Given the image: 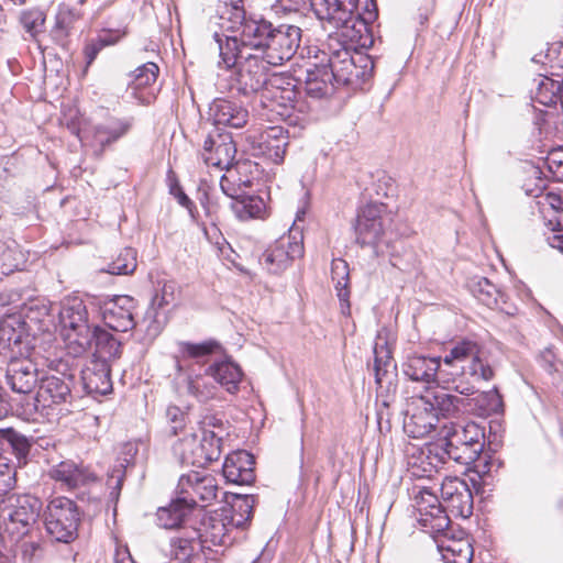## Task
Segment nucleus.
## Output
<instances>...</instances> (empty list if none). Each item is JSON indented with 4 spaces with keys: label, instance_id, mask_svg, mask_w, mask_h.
<instances>
[{
    "label": "nucleus",
    "instance_id": "1",
    "mask_svg": "<svg viewBox=\"0 0 563 563\" xmlns=\"http://www.w3.org/2000/svg\"><path fill=\"white\" fill-rule=\"evenodd\" d=\"M311 7L320 21L335 31L327 43V64L330 74L338 84L361 86L367 81L374 69L373 59L356 48L372 46L373 37L369 23L377 16L376 4L365 0V12H354L353 0H311Z\"/></svg>",
    "mask_w": 563,
    "mask_h": 563
},
{
    "label": "nucleus",
    "instance_id": "2",
    "mask_svg": "<svg viewBox=\"0 0 563 563\" xmlns=\"http://www.w3.org/2000/svg\"><path fill=\"white\" fill-rule=\"evenodd\" d=\"M393 218L386 205L371 202L360 209L355 223L356 242L373 250L375 256L386 253L390 256V264L402 272L416 267V254L411 249L401 247L406 258L391 245Z\"/></svg>",
    "mask_w": 563,
    "mask_h": 563
},
{
    "label": "nucleus",
    "instance_id": "3",
    "mask_svg": "<svg viewBox=\"0 0 563 563\" xmlns=\"http://www.w3.org/2000/svg\"><path fill=\"white\" fill-rule=\"evenodd\" d=\"M481 346L472 340L454 343L441 360L440 384L444 389L470 396L476 391V383L489 382L494 377L492 366L481 357Z\"/></svg>",
    "mask_w": 563,
    "mask_h": 563
},
{
    "label": "nucleus",
    "instance_id": "4",
    "mask_svg": "<svg viewBox=\"0 0 563 563\" xmlns=\"http://www.w3.org/2000/svg\"><path fill=\"white\" fill-rule=\"evenodd\" d=\"M463 399L443 390H430L407 401L404 431L411 438L421 439L437 432L440 417L459 412Z\"/></svg>",
    "mask_w": 563,
    "mask_h": 563
},
{
    "label": "nucleus",
    "instance_id": "5",
    "mask_svg": "<svg viewBox=\"0 0 563 563\" xmlns=\"http://www.w3.org/2000/svg\"><path fill=\"white\" fill-rule=\"evenodd\" d=\"M298 91L290 78L274 74L260 95V102L273 117L279 118L290 125H297L305 113L306 103L297 100Z\"/></svg>",
    "mask_w": 563,
    "mask_h": 563
},
{
    "label": "nucleus",
    "instance_id": "6",
    "mask_svg": "<svg viewBox=\"0 0 563 563\" xmlns=\"http://www.w3.org/2000/svg\"><path fill=\"white\" fill-rule=\"evenodd\" d=\"M59 324L69 354L79 356L92 346L95 325L89 323L87 307L81 299L75 297L64 301Z\"/></svg>",
    "mask_w": 563,
    "mask_h": 563
},
{
    "label": "nucleus",
    "instance_id": "7",
    "mask_svg": "<svg viewBox=\"0 0 563 563\" xmlns=\"http://www.w3.org/2000/svg\"><path fill=\"white\" fill-rule=\"evenodd\" d=\"M239 504L232 509L223 508L206 517L199 531H194L205 545L219 547L230 542L229 530L231 527H241L251 518L254 498L252 496L238 497Z\"/></svg>",
    "mask_w": 563,
    "mask_h": 563
},
{
    "label": "nucleus",
    "instance_id": "8",
    "mask_svg": "<svg viewBox=\"0 0 563 563\" xmlns=\"http://www.w3.org/2000/svg\"><path fill=\"white\" fill-rule=\"evenodd\" d=\"M439 434L445 440L443 453L459 464L476 462L485 446L484 429L473 421L464 426L443 424Z\"/></svg>",
    "mask_w": 563,
    "mask_h": 563
},
{
    "label": "nucleus",
    "instance_id": "9",
    "mask_svg": "<svg viewBox=\"0 0 563 563\" xmlns=\"http://www.w3.org/2000/svg\"><path fill=\"white\" fill-rule=\"evenodd\" d=\"M174 456L181 463L203 467L217 461L221 455V438L212 430L198 426L196 432L189 431L172 446Z\"/></svg>",
    "mask_w": 563,
    "mask_h": 563
},
{
    "label": "nucleus",
    "instance_id": "10",
    "mask_svg": "<svg viewBox=\"0 0 563 563\" xmlns=\"http://www.w3.org/2000/svg\"><path fill=\"white\" fill-rule=\"evenodd\" d=\"M2 517H5V532L14 539V536L25 537L30 527L36 521L42 507L41 500L31 495L2 496Z\"/></svg>",
    "mask_w": 563,
    "mask_h": 563
},
{
    "label": "nucleus",
    "instance_id": "11",
    "mask_svg": "<svg viewBox=\"0 0 563 563\" xmlns=\"http://www.w3.org/2000/svg\"><path fill=\"white\" fill-rule=\"evenodd\" d=\"M79 520L76 504L66 497L52 499L44 514L47 533L56 541L64 543L76 538Z\"/></svg>",
    "mask_w": 563,
    "mask_h": 563
},
{
    "label": "nucleus",
    "instance_id": "12",
    "mask_svg": "<svg viewBox=\"0 0 563 563\" xmlns=\"http://www.w3.org/2000/svg\"><path fill=\"white\" fill-rule=\"evenodd\" d=\"M219 492L216 477L206 471L183 474L176 487V495L190 510L199 503H212Z\"/></svg>",
    "mask_w": 563,
    "mask_h": 563
},
{
    "label": "nucleus",
    "instance_id": "13",
    "mask_svg": "<svg viewBox=\"0 0 563 563\" xmlns=\"http://www.w3.org/2000/svg\"><path fill=\"white\" fill-rule=\"evenodd\" d=\"M302 255V234L297 230H290L268 246L263 253L260 263L268 272L277 274L286 269L296 258Z\"/></svg>",
    "mask_w": 563,
    "mask_h": 563
},
{
    "label": "nucleus",
    "instance_id": "14",
    "mask_svg": "<svg viewBox=\"0 0 563 563\" xmlns=\"http://www.w3.org/2000/svg\"><path fill=\"white\" fill-rule=\"evenodd\" d=\"M301 29L296 25L280 24L272 30L265 49L262 51L263 59L273 66L282 65L289 60L299 47Z\"/></svg>",
    "mask_w": 563,
    "mask_h": 563
},
{
    "label": "nucleus",
    "instance_id": "15",
    "mask_svg": "<svg viewBox=\"0 0 563 563\" xmlns=\"http://www.w3.org/2000/svg\"><path fill=\"white\" fill-rule=\"evenodd\" d=\"M415 505L418 511V522L427 531L441 532L451 523L449 515L438 496L427 487L416 486Z\"/></svg>",
    "mask_w": 563,
    "mask_h": 563
},
{
    "label": "nucleus",
    "instance_id": "16",
    "mask_svg": "<svg viewBox=\"0 0 563 563\" xmlns=\"http://www.w3.org/2000/svg\"><path fill=\"white\" fill-rule=\"evenodd\" d=\"M445 510L462 518L473 512V495L465 481L459 477H445L440 488Z\"/></svg>",
    "mask_w": 563,
    "mask_h": 563
},
{
    "label": "nucleus",
    "instance_id": "17",
    "mask_svg": "<svg viewBox=\"0 0 563 563\" xmlns=\"http://www.w3.org/2000/svg\"><path fill=\"white\" fill-rule=\"evenodd\" d=\"M236 155V146L229 133H210L203 142L202 159L208 166L229 170Z\"/></svg>",
    "mask_w": 563,
    "mask_h": 563
},
{
    "label": "nucleus",
    "instance_id": "18",
    "mask_svg": "<svg viewBox=\"0 0 563 563\" xmlns=\"http://www.w3.org/2000/svg\"><path fill=\"white\" fill-rule=\"evenodd\" d=\"M269 66L271 65L263 59L261 54L247 53L244 59L236 66L240 89L243 90L244 93L258 92L261 95L262 90L269 81L267 76Z\"/></svg>",
    "mask_w": 563,
    "mask_h": 563
},
{
    "label": "nucleus",
    "instance_id": "19",
    "mask_svg": "<svg viewBox=\"0 0 563 563\" xmlns=\"http://www.w3.org/2000/svg\"><path fill=\"white\" fill-rule=\"evenodd\" d=\"M443 455L437 445H410L406 450L408 470L412 476L431 477L444 463Z\"/></svg>",
    "mask_w": 563,
    "mask_h": 563
},
{
    "label": "nucleus",
    "instance_id": "20",
    "mask_svg": "<svg viewBox=\"0 0 563 563\" xmlns=\"http://www.w3.org/2000/svg\"><path fill=\"white\" fill-rule=\"evenodd\" d=\"M134 299L130 296H115L102 306V319L106 325L118 332H126L135 327L133 318Z\"/></svg>",
    "mask_w": 563,
    "mask_h": 563
},
{
    "label": "nucleus",
    "instance_id": "21",
    "mask_svg": "<svg viewBox=\"0 0 563 563\" xmlns=\"http://www.w3.org/2000/svg\"><path fill=\"white\" fill-rule=\"evenodd\" d=\"M5 378L11 389L18 394H29L37 383V368L26 356H11L5 371Z\"/></svg>",
    "mask_w": 563,
    "mask_h": 563
},
{
    "label": "nucleus",
    "instance_id": "22",
    "mask_svg": "<svg viewBox=\"0 0 563 563\" xmlns=\"http://www.w3.org/2000/svg\"><path fill=\"white\" fill-rule=\"evenodd\" d=\"M30 331L21 312H2V343L7 342L12 353L27 354Z\"/></svg>",
    "mask_w": 563,
    "mask_h": 563
},
{
    "label": "nucleus",
    "instance_id": "23",
    "mask_svg": "<svg viewBox=\"0 0 563 563\" xmlns=\"http://www.w3.org/2000/svg\"><path fill=\"white\" fill-rule=\"evenodd\" d=\"M209 115L216 125L243 128L250 118L249 110L239 101L217 98L209 107Z\"/></svg>",
    "mask_w": 563,
    "mask_h": 563
},
{
    "label": "nucleus",
    "instance_id": "24",
    "mask_svg": "<svg viewBox=\"0 0 563 563\" xmlns=\"http://www.w3.org/2000/svg\"><path fill=\"white\" fill-rule=\"evenodd\" d=\"M173 563H208L212 550L195 534L177 537L170 541Z\"/></svg>",
    "mask_w": 563,
    "mask_h": 563
},
{
    "label": "nucleus",
    "instance_id": "25",
    "mask_svg": "<svg viewBox=\"0 0 563 563\" xmlns=\"http://www.w3.org/2000/svg\"><path fill=\"white\" fill-rule=\"evenodd\" d=\"M254 456L246 451L229 454L224 461L222 473L224 478L236 485H251L255 481Z\"/></svg>",
    "mask_w": 563,
    "mask_h": 563
},
{
    "label": "nucleus",
    "instance_id": "26",
    "mask_svg": "<svg viewBox=\"0 0 563 563\" xmlns=\"http://www.w3.org/2000/svg\"><path fill=\"white\" fill-rule=\"evenodd\" d=\"M253 144L257 154L266 156L275 164H280L288 145V136L282 126H269L258 135L256 143L254 141Z\"/></svg>",
    "mask_w": 563,
    "mask_h": 563
},
{
    "label": "nucleus",
    "instance_id": "27",
    "mask_svg": "<svg viewBox=\"0 0 563 563\" xmlns=\"http://www.w3.org/2000/svg\"><path fill=\"white\" fill-rule=\"evenodd\" d=\"M395 368L396 366L393 364L391 351L387 346L386 338L379 332L374 344V373L378 389L386 388L389 390L394 385V378L396 377Z\"/></svg>",
    "mask_w": 563,
    "mask_h": 563
},
{
    "label": "nucleus",
    "instance_id": "28",
    "mask_svg": "<svg viewBox=\"0 0 563 563\" xmlns=\"http://www.w3.org/2000/svg\"><path fill=\"white\" fill-rule=\"evenodd\" d=\"M273 25L265 20L245 19L238 31L242 44L253 54H261L265 49Z\"/></svg>",
    "mask_w": 563,
    "mask_h": 563
},
{
    "label": "nucleus",
    "instance_id": "29",
    "mask_svg": "<svg viewBox=\"0 0 563 563\" xmlns=\"http://www.w3.org/2000/svg\"><path fill=\"white\" fill-rule=\"evenodd\" d=\"M441 362V357L411 355L402 364V371L409 379L429 384L440 377Z\"/></svg>",
    "mask_w": 563,
    "mask_h": 563
},
{
    "label": "nucleus",
    "instance_id": "30",
    "mask_svg": "<svg viewBox=\"0 0 563 563\" xmlns=\"http://www.w3.org/2000/svg\"><path fill=\"white\" fill-rule=\"evenodd\" d=\"M84 388L91 395H107L112 390L110 365L104 361L92 360L81 371Z\"/></svg>",
    "mask_w": 563,
    "mask_h": 563
},
{
    "label": "nucleus",
    "instance_id": "31",
    "mask_svg": "<svg viewBox=\"0 0 563 563\" xmlns=\"http://www.w3.org/2000/svg\"><path fill=\"white\" fill-rule=\"evenodd\" d=\"M70 397V387L63 378L48 376L41 380L35 402L37 408L44 409L66 402Z\"/></svg>",
    "mask_w": 563,
    "mask_h": 563
},
{
    "label": "nucleus",
    "instance_id": "32",
    "mask_svg": "<svg viewBox=\"0 0 563 563\" xmlns=\"http://www.w3.org/2000/svg\"><path fill=\"white\" fill-rule=\"evenodd\" d=\"M49 477L67 488H76L96 479L92 472L73 461H63L49 470Z\"/></svg>",
    "mask_w": 563,
    "mask_h": 563
},
{
    "label": "nucleus",
    "instance_id": "33",
    "mask_svg": "<svg viewBox=\"0 0 563 563\" xmlns=\"http://www.w3.org/2000/svg\"><path fill=\"white\" fill-rule=\"evenodd\" d=\"M532 173L536 179L539 180V185L536 188H531L529 183L525 185V191L528 196L534 197L537 199V203L542 212H545L548 209L553 210L558 213V223L560 224L563 221V198L561 195L547 191V180L542 177V172L532 167Z\"/></svg>",
    "mask_w": 563,
    "mask_h": 563
},
{
    "label": "nucleus",
    "instance_id": "34",
    "mask_svg": "<svg viewBox=\"0 0 563 563\" xmlns=\"http://www.w3.org/2000/svg\"><path fill=\"white\" fill-rule=\"evenodd\" d=\"M333 74L329 73L328 67L314 64L312 68L307 69L306 95L312 99L325 98L333 92Z\"/></svg>",
    "mask_w": 563,
    "mask_h": 563
},
{
    "label": "nucleus",
    "instance_id": "35",
    "mask_svg": "<svg viewBox=\"0 0 563 563\" xmlns=\"http://www.w3.org/2000/svg\"><path fill=\"white\" fill-rule=\"evenodd\" d=\"M206 375L211 376L230 394L238 391L243 377L240 366L230 360L213 363L207 368Z\"/></svg>",
    "mask_w": 563,
    "mask_h": 563
},
{
    "label": "nucleus",
    "instance_id": "36",
    "mask_svg": "<svg viewBox=\"0 0 563 563\" xmlns=\"http://www.w3.org/2000/svg\"><path fill=\"white\" fill-rule=\"evenodd\" d=\"M132 124L133 120L131 118L111 117L106 123L95 126L93 141L100 146V152H102L107 145L124 136Z\"/></svg>",
    "mask_w": 563,
    "mask_h": 563
},
{
    "label": "nucleus",
    "instance_id": "37",
    "mask_svg": "<svg viewBox=\"0 0 563 563\" xmlns=\"http://www.w3.org/2000/svg\"><path fill=\"white\" fill-rule=\"evenodd\" d=\"M214 40L218 44L221 58L219 65L225 69L236 67L238 64L244 59L247 53H250L249 49L242 44L241 38L236 35L221 36L218 33H214Z\"/></svg>",
    "mask_w": 563,
    "mask_h": 563
},
{
    "label": "nucleus",
    "instance_id": "38",
    "mask_svg": "<svg viewBox=\"0 0 563 563\" xmlns=\"http://www.w3.org/2000/svg\"><path fill=\"white\" fill-rule=\"evenodd\" d=\"M159 68L155 63L148 62L139 66L132 74V88L134 89V97L143 104H150L154 99L153 92L139 93V90L150 87L156 82Z\"/></svg>",
    "mask_w": 563,
    "mask_h": 563
},
{
    "label": "nucleus",
    "instance_id": "39",
    "mask_svg": "<svg viewBox=\"0 0 563 563\" xmlns=\"http://www.w3.org/2000/svg\"><path fill=\"white\" fill-rule=\"evenodd\" d=\"M216 14L223 29L235 31L246 19L243 0H219L216 4Z\"/></svg>",
    "mask_w": 563,
    "mask_h": 563
},
{
    "label": "nucleus",
    "instance_id": "40",
    "mask_svg": "<svg viewBox=\"0 0 563 563\" xmlns=\"http://www.w3.org/2000/svg\"><path fill=\"white\" fill-rule=\"evenodd\" d=\"M96 361L109 363L121 355V342L107 330L93 327V340Z\"/></svg>",
    "mask_w": 563,
    "mask_h": 563
},
{
    "label": "nucleus",
    "instance_id": "41",
    "mask_svg": "<svg viewBox=\"0 0 563 563\" xmlns=\"http://www.w3.org/2000/svg\"><path fill=\"white\" fill-rule=\"evenodd\" d=\"M331 275L341 302L342 313H350V269L349 264L342 258H334L331 264Z\"/></svg>",
    "mask_w": 563,
    "mask_h": 563
},
{
    "label": "nucleus",
    "instance_id": "42",
    "mask_svg": "<svg viewBox=\"0 0 563 563\" xmlns=\"http://www.w3.org/2000/svg\"><path fill=\"white\" fill-rule=\"evenodd\" d=\"M10 538L11 549L4 555L5 561L2 563H34L38 552L40 545L35 541L25 539V537L14 536ZM3 558V554H2Z\"/></svg>",
    "mask_w": 563,
    "mask_h": 563
},
{
    "label": "nucleus",
    "instance_id": "43",
    "mask_svg": "<svg viewBox=\"0 0 563 563\" xmlns=\"http://www.w3.org/2000/svg\"><path fill=\"white\" fill-rule=\"evenodd\" d=\"M31 444L24 435L11 428H2V452L14 455L16 460V464H13L14 468L26 464Z\"/></svg>",
    "mask_w": 563,
    "mask_h": 563
},
{
    "label": "nucleus",
    "instance_id": "44",
    "mask_svg": "<svg viewBox=\"0 0 563 563\" xmlns=\"http://www.w3.org/2000/svg\"><path fill=\"white\" fill-rule=\"evenodd\" d=\"M534 81L537 82L533 93L534 101L545 107H552L560 102L561 81L542 75L534 79Z\"/></svg>",
    "mask_w": 563,
    "mask_h": 563
},
{
    "label": "nucleus",
    "instance_id": "45",
    "mask_svg": "<svg viewBox=\"0 0 563 563\" xmlns=\"http://www.w3.org/2000/svg\"><path fill=\"white\" fill-rule=\"evenodd\" d=\"M473 296L488 308H500L499 301L504 299V295L487 278L479 277L470 285Z\"/></svg>",
    "mask_w": 563,
    "mask_h": 563
},
{
    "label": "nucleus",
    "instance_id": "46",
    "mask_svg": "<svg viewBox=\"0 0 563 563\" xmlns=\"http://www.w3.org/2000/svg\"><path fill=\"white\" fill-rule=\"evenodd\" d=\"M189 511L190 509L177 496L169 506L157 510V523L165 529L179 527Z\"/></svg>",
    "mask_w": 563,
    "mask_h": 563
},
{
    "label": "nucleus",
    "instance_id": "47",
    "mask_svg": "<svg viewBox=\"0 0 563 563\" xmlns=\"http://www.w3.org/2000/svg\"><path fill=\"white\" fill-rule=\"evenodd\" d=\"M178 346V354L175 356L176 361V369L178 373H181L184 371L183 364L180 362V358H195L199 360L201 357H205L209 354H211L214 349L218 346L216 342H203V343H190V342H179L177 344Z\"/></svg>",
    "mask_w": 563,
    "mask_h": 563
},
{
    "label": "nucleus",
    "instance_id": "48",
    "mask_svg": "<svg viewBox=\"0 0 563 563\" xmlns=\"http://www.w3.org/2000/svg\"><path fill=\"white\" fill-rule=\"evenodd\" d=\"M232 208L241 220H249L262 218L266 211V203L258 196H247L236 199Z\"/></svg>",
    "mask_w": 563,
    "mask_h": 563
},
{
    "label": "nucleus",
    "instance_id": "49",
    "mask_svg": "<svg viewBox=\"0 0 563 563\" xmlns=\"http://www.w3.org/2000/svg\"><path fill=\"white\" fill-rule=\"evenodd\" d=\"M81 19V13L73 8L63 7L56 15V23L52 30L53 37L56 41L65 40L74 24Z\"/></svg>",
    "mask_w": 563,
    "mask_h": 563
},
{
    "label": "nucleus",
    "instance_id": "50",
    "mask_svg": "<svg viewBox=\"0 0 563 563\" xmlns=\"http://www.w3.org/2000/svg\"><path fill=\"white\" fill-rule=\"evenodd\" d=\"M123 35L124 32H120L119 30L106 31L100 33L96 38L90 40L84 48L87 65H90L95 60L103 47L118 43Z\"/></svg>",
    "mask_w": 563,
    "mask_h": 563
},
{
    "label": "nucleus",
    "instance_id": "51",
    "mask_svg": "<svg viewBox=\"0 0 563 563\" xmlns=\"http://www.w3.org/2000/svg\"><path fill=\"white\" fill-rule=\"evenodd\" d=\"M185 384L186 391L199 401L205 402L216 396L217 388L212 383L208 382L206 376H188Z\"/></svg>",
    "mask_w": 563,
    "mask_h": 563
},
{
    "label": "nucleus",
    "instance_id": "52",
    "mask_svg": "<svg viewBox=\"0 0 563 563\" xmlns=\"http://www.w3.org/2000/svg\"><path fill=\"white\" fill-rule=\"evenodd\" d=\"M136 253L131 247L123 249L115 260L107 268V273L112 275H128L136 268Z\"/></svg>",
    "mask_w": 563,
    "mask_h": 563
},
{
    "label": "nucleus",
    "instance_id": "53",
    "mask_svg": "<svg viewBox=\"0 0 563 563\" xmlns=\"http://www.w3.org/2000/svg\"><path fill=\"white\" fill-rule=\"evenodd\" d=\"M20 312L23 314L30 332L34 327H37L38 330L42 329L45 320L49 318L48 306L40 302L24 305Z\"/></svg>",
    "mask_w": 563,
    "mask_h": 563
},
{
    "label": "nucleus",
    "instance_id": "54",
    "mask_svg": "<svg viewBox=\"0 0 563 563\" xmlns=\"http://www.w3.org/2000/svg\"><path fill=\"white\" fill-rule=\"evenodd\" d=\"M432 537L438 551L443 554V552H450L453 549H456L459 547H462L461 544H467L470 543L468 539L466 538H456L453 532L450 529V526L448 528H444L441 532L437 531H427Z\"/></svg>",
    "mask_w": 563,
    "mask_h": 563
},
{
    "label": "nucleus",
    "instance_id": "55",
    "mask_svg": "<svg viewBox=\"0 0 563 563\" xmlns=\"http://www.w3.org/2000/svg\"><path fill=\"white\" fill-rule=\"evenodd\" d=\"M176 300V284L174 282H158V289L152 298V308L155 310L170 306Z\"/></svg>",
    "mask_w": 563,
    "mask_h": 563
},
{
    "label": "nucleus",
    "instance_id": "56",
    "mask_svg": "<svg viewBox=\"0 0 563 563\" xmlns=\"http://www.w3.org/2000/svg\"><path fill=\"white\" fill-rule=\"evenodd\" d=\"M21 24L24 30L32 36L35 37L43 31L45 15L41 10L33 9L23 11L20 16Z\"/></svg>",
    "mask_w": 563,
    "mask_h": 563
},
{
    "label": "nucleus",
    "instance_id": "57",
    "mask_svg": "<svg viewBox=\"0 0 563 563\" xmlns=\"http://www.w3.org/2000/svg\"><path fill=\"white\" fill-rule=\"evenodd\" d=\"M24 255L16 247L7 246L2 252V274L9 275L24 265Z\"/></svg>",
    "mask_w": 563,
    "mask_h": 563
},
{
    "label": "nucleus",
    "instance_id": "58",
    "mask_svg": "<svg viewBox=\"0 0 563 563\" xmlns=\"http://www.w3.org/2000/svg\"><path fill=\"white\" fill-rule=\"evenodd\" d=\"M545 64L552 70V75L561 76L563 74V43H553L545 53Z\"/></svg>",
    "mask_w": 563,
    "mask_h": 563
},
{
    "label": "nucleus",
    "instance_id": "59",
    "mask_svg": "<svg viewBox=\"0 0 563 563\" xmlns=\"http://www.w3.org/2000/svg\"><path fill=\"white\" fill-rule=\"evenodd\" d=\"M450 552H443L442 560L444 563H471L473 558V548L471 542L461 544Z\"/></svg>",
    "mask_w": 563,
    "mask_h": 563
},
{
    "label": "nucleus",
    "instance_id": "60",
    "mask_svg": "<svg viewBox=\"0 0 563 563\" xmlns=\"http://www.w3.org/2000/svg\"><path fill=\"white\" fill-rule=\"evenodd\" d=\"M198 426H202L200 421H192L187 412H183L181 417L178 418L172 426L170 431L174 435L185 437L189 431L196 432Z\"/></svg>",
    "mask_w": 563,
    "mask_h": 563
},
{
    "label": "nucleus",
    "instance_id": "61",
    "mask_svg": "<svg viewBox=\"0 0 563 563\" xmlns=\"http://www.w3.org/2000/svg\"><path fill=\"white\" fill-rule=\"evenodd\" d=\"M547 165L550 172L556 177H563V148L549 153Z\"/></svg>",
    "mask_w": 563,
    "mask_h": 563
},
{
    "label": "nucleus",
    "instance_id": "62",
    "mask_svg": "<svg viewBox=\"0 0 563 563\" xmlns=\"http://www.w3.org/2000/svg\"><path fill=\"white\" fill-rule=\"evenodd\" d=\"M170 194L177 199L178 203L188 210L192 207V201L189 197L183 191L181 187L175 183L170 185Z\"/></svg>",
    "mask_w": 563,
    "mask_h": 563
},
{
    "label": "nucleus",
    "instance_id": "63",
    "mask_svg": "<svg viewBox=\"0 0 563 563\" xmlns=\"http://www.w3.org/2000/svg\"><path fill=\"white\" fill-rule=\"evenodd\" d=\"M123 477H124V474L121 470H115L110 475L109 484L111 485V488H112V492H111L112 496L113 495H115V497L119 496L121 487H122V483H123Z\"/></svg>",
    "mask_w": 563,
    "mask_h": 563
},
{
    "label": "nucleus",
    "instance_id": "64",
    "mask_svg": "<svg viewBox=\"0 0 563 563\" xmlns=\"http://www.w3.org/2000/svg\"><path fill=\"white\" fill-rule=\"evenodd\" d=\"M114 563H136L126 545H119L114 553Z\"/></svg>",
    "mask_w": 563,
    "mask_h": 563
}]
</instances>
